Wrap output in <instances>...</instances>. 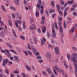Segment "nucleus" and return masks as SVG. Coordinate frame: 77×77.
I'll list each match as a JSON object with an SVG mask.
<instances>
[{"mask_svg": "<svg viewBox=\"0 0 77 77\" xmlns=\"http://www.w3.org/2000/svg\"><path fill=\"white\" fill-rule=\"evenodd\" d=\"M72 59H71V62H73V60L74 59H76L77 58V54L76 53H75L72 55Z\"/></svg>", "mask_w": 77, "mask_h": 77, "instance_id": "1", "label": "nucleus"}, {"mask_svg": "<svg viewBox=\"0 0 77 77\" xmlns=\"http://www.w3.org/2000/svg\"><path fill=\"white\" fill-rule=\"evenodd\" d=\"M4 50L6 51V52H7L6 53L7 56H8V57H10V56H11V54L10 53V51L7 50Z\"/></svg>", "mask_w": 77, "mask_h": 77, "instance_id": "2", "label": "nucleus"}, {"mask_svg": "<svg viewBox=\"0 0 77 77\" xmlns=\"http://www.w3.org/2000/svg\"><path fill=\"white\" fill-rule=\"evenodd\" d=\"M42 21H41V23L42 24H44L45 23V17L44 16H42Z\"/></svg>", "mask_w": 77, "mask_h": 77, "instance_id": "3", "label": "nucleus"}, {"mask_svg": "<svg viewBox=\"0 0 77 77\" xmlns=\"http://www.w3.org/2000/svg\"><path fill=\"white\" fill-rule=\"evenodd\" d=\"M54 50L55 51V53L56 54H57L58 55L59 54V51L58 48L56 47L54 48Z\"/></svg>", "mask_w": 77, "mask_h": 77, "instance_id": "4", "label": "nucleus"}, {"mask_svg": "<svg viewBox=\"0 0 77 77\" xmlns=\"http://www.w3.org/2000/svg\"><path fill=\"white\" fill-rule=\"evenodd\" d=\"M25 66L26 68L27 69V70L29 71H32V69L30 67V66H29V65H26Z\"/></svg>", "mask_w": 77, "mask_h": 77, "instance_id": "5", "label": "nucleus"}, {"mask_svg": "<svg viewBox=\"0 0 77 77\" xmlns=\"http://www.w3.org/2000/svg\"><path fill=\"white\" fill-rule=\"evenodd\" d=\"M46 56L47 58H50L51 57V54L49 52H47L46 54Z\"/></svg>", "mask_w": 77, "mask_h": 77, "instance_id": "6", "label": "nucleus"}, {"mask_svg": "<svg viewBox=\"0 0 77 77\" xmlns=\"http://www.w3.org/2000/svg\"><path fill=\"white\" fill-rule=\"evenodd\" d=\"M9 61V60L8 59H5V60H3V62L5 65H7L8 63V61Z\"/></svg>", "mask_w": 77, "mask_h": 77, "instance_id": "7", "label": "nucleus"}, {"mask_svg": "<svg viewBox=\"0 0 77 77\" xmlns=\"http://www.w3.org/2000/svg\"><path fill=\"white\" fill-rule=\"evenodd\" d=\"M46 71L48 72V74L50 75V74L51 73V69H50V68L49 67H47L46 70Z\"/></svg>", "mask_w": 77, "mask_h": 77, "instance_id": "8", "label": "nucleus"}, {"mask_svg": "<svg viewBox=\"0 0 77 77\" xmlns=\"http://www.w3.org/2000/svg\"><path fill=\"white\" fill-rule=\"evenodd\" d=\"M30 55V56H31V57H33V54H32V53L30 51H29L28 50H27L26 51Z\"/></svg>", "mask_w": 77, "mask_h": 77, "instance_id": "9", "label": "nucleus"}, {"mask_svg": "<svg viewBox=\"0 0 77 77\" xmlns=\"http://www.w3.org/2000/svg\"><path fill=\"white\" fill-rule=\"evenodd\" d=\"M0 35L1 36V37H3V36H5V34H4V32H3V31H1V34H0Z\"/></svg>", "mask_w": 77, "mask_h": 77, "instance_id": "10", "label": "nucleus"}, {"mask_svg": "<svg viewBox=\"0 0 77 77\" xmlns=\"http://www.w3.org/2000/svg\"><path fill=\"white\" fill-rule=\"evenodd\" d=\"M6 45L8 46V47H9L10 48H13V47L12 46V45H11L9 43H6Z\"/></svg>", "mask_w": 77, "mask_h": 77, "instance_id": "11", "label": "nucleus"}, {"mask_svg": "<svg viewBox=\"0 0 77 77\" xmlns=\"http://www.w3.org/2000/svg\"><path fill=\"white\" fill-rule=\"evenodd\" d=\"M73 63L74 65H75L76 63H77V60L76 59H74V60H73Z\"/></svg>", "mask_w": 77, "mask_h": 77, "instance_id": "12", "label": "nucleus"}, {"mask_svg": "<svg viewBox=\"0 0 77 77\" xmlns=\"http://www.w3.org/2000/svg\"><path fill=\"white\" fill-rule=\"evenodd\" d=\"M8 21L9 24V26H12V22L10 20H8Z\"/></svg>", "mask_w": 77, "mask_h": 77, "instance_id": "13", "label": "nucleus"}, {"mask_svg": "<svg viewBox=\"0 0 77 77\" xmlns=\"http://www.w3.org/2000/svg\"><path fill=\"white\" fill-rule=\"evenodd\" d=\"M49 12L50 14H51V13L54 12V10L52 9H51L50 10V11H49Z\"/></svg>", "mask_w": 77, "mask_h": 77, "instance_id": "14", "label": "nucleus"}, {"mask_svg": "<svg viewBox=\"0 0 77 77\" xmlns=\"http://www.w3.org/2000/svg\"><path fill=\"white\" fill-rule=\"evenodd\" d=\"M19 2H20V0H15V3L17 5H19Z\"/></svg>", "mask_w": 77, "mask_h": 77, "instance_id": "15", "label": "nucleus"}, {"mask_svg": "<svg viewBox=\"0 0 77 77\" xmlns=\"http://www.w3.org/2000/svg\"><path fill=\"white\" fill-rule=\"evenodd\" d=\"M45 31H46V27L44 26L43 27V30H42V32L43 33H45Z\"/></svg>", "mask_w": 77, "mask_h": 77, "instance_id": "16", "label": "nucleus"}, {"mask_svg": "<svg viewBox=\"0 0 77 77\" xmlns=\"http://www.w3.org/2000/svg\"><path fill=\"white\" fill-rule=\"evenodd\" d=\"M29 29L30 30H34L35 29V27L33 25H32L29 26Z\"/></svg>", "mask_w": 77, "mask_h": 77, "instance_id": "17", "label": "nucleus"}, {"mask_svg": "<svg viewBox=\"0 0 77 77\" xmlns=\"http://www.w3.org/2000/svg\"><path fill=\"white\" fill-rule=\"evenodd\" d=\"M1 7L2 8V9L3 11H4V12H6V10L5 9V6H3V5H2L1 6Z\"/></svg>", "mask_w": 77, "mask_h": 77, "instance_id": "18", "label": "nucleus"}, {"mask_svg": "<svg viewBox=\"0 0 77 77\" xmlns=\"http://www.w3.org/2000/svg\"><path fill=\"white\" fill-rule=\"evenodd\" d=\"M51 36L53 38H56V33H53L51 35Z\"/></svg>", "mask_w": 77, "mask_h": 77, "instance_id": "19", "label": "nucleus"}, {"mask_svg": "<svg viewBox=\"0 0 77 77\" xmlns=\"http://www.w3.org/2000/svg\"><path fill=\"white\" fill-rule=\"evenodd\" d=\"M17 23L18 24H22V21L20 20H17Z\"/></svg>", "mask_w": 77, "mask_h": 77, "instance_id": "20", "label": "nucleus"}, {"mask_svg": "<svg viewBox=\"0 0 77 77\" xmlns=\"http://www.w3.org/2000/svg\"><path fill=\"white\" fill-rule=\"evenodd\" d=\"M60 71V72H61L62 75H64V74H65V72L64 71V70L63 69H61Z\"/></svg>", "mask_w": 77, "mask_h": 77, "instance_id": "21", "label": "nucleus"}, {"mask_svg": "<svg viewBox=\"0 0 77 77\" xmlns=\"http://www.w3.org/2000/svg\"><path fill=\"white\" fill-rule=\"evenodd\" d=\"M58 25L59 26V27H62V23L60 21H59L58 23Z\"/></svg>", "mask_w": 77, "mask_h": 77, "instance_id": "22", "label": "nucleus"}, {"mask_svg": "<svg viewBox=\"0 0 77 77\" xmlns=\"http://www.w3.org/2000/svg\"><path fill=\"white\" fill-rule=\"evenodd\" d=\"M56 7L57 11H59L60 9V7L59 6V5L57 4L56 5Z\"/></svg>", "mask_w": 77, "mask_h": 77, "instance_id": "23", "label": "nucleus"}, {"mask_svg": "<svg viewBox=\"0 0 77 77\" xmlns=\"http://www.w3.org/2000/svg\"><path fill=\"white\" fill-rule=\"evenodd\" d=\"M58 20L59 21H62V18L60 17V16H59L58 17Z\"/></svg>", "mask_w": 77, "mask_h": 77, "instance_id": "24", "label": "nucleus"}, {"mask_svg": "<svg viewBox=\"0 0 77 77\" xmlns=\"http://www.w3.org/2000/svg\"><path fill=\"white\" fill-rule=\"evenodd\" d=\"M39 13L38 11H36L35 12V15L36 16V17H38L39 16Z\"/></svg>", "mask_w": 77, "mask_h": 77, "instance_id": "25", "label": "nucleus"}, {"mask_svg": "<svg viewBox=\"0 0 77 77\" xmlns=\"http://www.w3.org/2000/svg\"><path fill=\"white\" fill-rule=\"evenodd\" d=\"M34 41L35 44H37V39L35 37H33Z\"/></svg>", "mask_w": 77, "mask_h": 77, "instance_id": "26", "label": "nucleus"}, {"mask_svg": "<svg viewBox=\"0 0 77 77\" xmlns=\"http://www.w3.org/2000/svg\"><path fill=\"white\" fill-rule=\"evenodd\" d=\"M64 29L66 28V22L65 21L64 22Z\"/></svg>", "mask_w": 77, "mask_h": 77, "instance_id": "27", "label": "nucleus"}, {"mask_svg": "<svg viewBox=\"0 0 77 77\" xmlns=\"http://www.w3.org/2000/svg\"><path fill=\"white\" fill-rule=\"evenodd\" d=\"M58 12L60 14V15H61V16H62V15H63V13H62V11H61V10H59Z\"/></svg>", "mask_w": 77, "mask_h": 77, "instance_id": "28", "label": "nucleus"}, {"mask_svg": "<svg viewBox=\"0 0 77 77\" xmlns=\"http://www.w3.org/2000/svg\"><path fill=\"white\" fill-rule=\"evenodd\" d=\"M59 30L60 31V32L61 33L63 32V28L62 26L59 27Z\"/></svg>", "mask_w": 77, "mask_h": 77, "instance_id": "29", "label": "nucleus"}, {"mask_svg": "<svg viewBox=\"0 0 77 77\" xmlns=\"http://www.w3.org/2000/svg\"><path fill=\"white\" fill-rule=\"evenodd\" d=\"M67 11H64V17H66V15H67Z\"/></svg>", "mask_w": 77, "mask_h": 77, "instance_id": "30", "label": "nucleus"}, {"mask_svg": "<svg viewBox=\"0 0 77 77\" xmlns=\"http://www.w3.org/2000/svg\"><path fill=\"white\" fill-rule=\"evenodd\" d=\"M15 25L16 27H18V23L16 21H15Z\"/></svg>", "mask_w": 77, "mask_h": 77, "instance_id": "31", "label": "nucleus"}, {"mask_svg": "<svg viewBox=\"0 0 77 77\" xmlns=\"http://www.w3.org/2000/svg\"><path fill=\"white\" fill-rule=\"evenodd\" d=\"M55 69L58 72H60V69L58 68H56V67H55Z\"/></svg>", "mask_w": 77, "mask_h": 77, "instance_id": "32", "label": "nucleus"}, {"mask_svg": "<svg viewBox=\"0 0 77 77\" xmlns=\"http://www.w3.org/2000/svg\"><path fill=\"white\" fill-rule=\"evenodd\" d=\"M36 59H42V57H41V56L39 55L36 57Z\"/></svg>", "mask_w": 77, "mask_h": 77, "instance_id": "33", "label": "nucleus"}, {"mask_svg": "<svg viewBox=\"0 0 77 77\" xmlns=\"http://www.w3.org/2000/svg\"><path fill=\"white\" fill-rule=\"evenodd\" d=\"M77 6V4L75 3H74L73 4L72 7L73 8H75Z\"/></svg>", "mask_w": 77, "mask_h": 77, "instance_id": "34", "label": "nucleus"}, {"mask_svg": "<svg viewBox=\"0 0 77 77\" xmlns=\"http://www.w3.org/2000/svg\"><path fill=\"white\" fill-rule=\"evenodd\" d=\"M14 59H15L16 60H18V57L16 56V55L14 56Z\"/></svg>", "mask_w": 77, "mask_h": 77, "instance_id": "35", "label": "nucleus"}, {"mask_svg": "<svg viewBox=\"0 0 77 77\" xmlns=\"http://www.w3.org/2000/svg\"><path fill=\"white\" fill-rule=\"evenodd\" d=\"M73 28L74 29H77V24H75V25L73 26Z\"/></svg>", "mask_w": 77, "mask_h": 77, "instance_id": "36", "label": "nucleus"}, {"mask_svg": "<svg viewBox=\"0 0 77 77\" xmlns=\"http://www.w3.org/2000/svg\"><path fill=\"white\" fill-rule=\"evenodd\" d=\"M51 5L52 6H54V1H52L51 3Z\"/></svg>", "mask_w": 77, "mask_h": 77, "instance_id": "37", "label": "nucleus"}, {"mask_svg": "<svg viewBox=\"0 0 77 77\" xmlns=\"http://www.w3.org/2000/svg\"><path fill=\"white\" fill-rule=\"evenodd\" d=\"M20 38L22 39H23V40H25V37H24L23 36H20Z\"/></svg>", "mask_w": 77, "mask_h": 77, "instance_id": "38", "label": "nucleus"}, {"mask_svg": "<svg viewBox=\"0 0 77 77\" xmlns=\"http://www.w3.org/2000/svg\"><path fill=\"white\" fill-rule=\"evenodd\" d=\"M37 7L38 9H40V5L38 3L37 4Z\"/></svg>", "mask_w": 77, "mask_h": 77, "instance_id": "39", "label": "nucleus"}, {"mask_svg": "<svg viewBox=\"0 0 77 77\" xmlns=\"http://www.w3.org/2000/svg\"><path fill=\"white\" fill-rule=\"evenodd\" d=\"M10 50L12 53H15V54H17V53H16V52H15V51L13 49H10Z\"/></svg>", "mask_w": 77, "mask_h": 77, "instance_id": "40", "label": "nucleus"}, {"mask_svg": "<svg viewBox=\"0 0 77 77\" xmlns=\"http://www.w3.org/2000/svg\"><path fill=\"white\" fill-rule=\"evenodd\" d=\"M32 51L33 52V53L35 54V53H36V51H36V50L35 49V48L32 49Z\"/></svg>", "mask_w": 77, "mask_h": 77, "instance_id": "41", "label": "nucleus"}, {"mask_svg": "<svg viewBox=\"0 0 77 77\" xmlns=\"http://www.w3.org/2000/svg\"><path fill=\"white\" fill-rule=\"evenodd\" d=\"M38 2L39 5H41L42 4V2H41V0H38Z\"/></svg>", "mask_w": 77, "mask_h": 77, "instance_id": "42", "label": "nucleus"}, {"mask_svg": "<svg viewBox=\"0 0 77 77\" xmlns=\"http://www.w3.org/2000/svg\"><path fill=\"white\" fill-rule=\"evenodd\" d=\"M4 32H5L6 34H8V29H5L4 30Z\"/></svg>", "mask_w": 77, "mask_h": 77, "instance_id": "43", "label": "nucleus"}, {"mask_svg": "<svg viewBox=\"0 0 77 77\" xmlns=\"http://www.w3.org/2000/svg\"><path fill=\"white\" fill-rule=\"evenodd\" d=\"M37 31L38 32V33H41V29L38 28V29Z\"/></svg>", "mask_w": 77, "mask_h": 77, "instance_id": "44", "label": "nucleus"}, {"mask_svg": "<svg viewBox=\"0 0 77 77\" xmlns=\"http://www.w3.org/2000/svg\"><path fill=\"white\" fill-rule=\"evenodd\" d=\"M21 75L23 77H26L25 74H24V73H21Z\"/></svg>", "mask_w": 77, "mask_h": 77, "instance_id": "45", "label": "nucleus"}, {"mask_svg": "<svg viewBox=\"0 0 77 77\" xmlns=\"http://www.w3.org/2000/svg\"><path fill=\"white\" fill-rule=\"evenodd\" d=\"M5 72H6V74H9V70L8 69H6L5 70Z\"/></svg>", "mask_w": 77, "mask_h": 77, "instance_id": "46", "label": "nucleus"}, {"mask_svg": "<svg viewBox=\"0 0 77 77\" xmlns=\"http://www.w3.org/2000/svg\"><path fill=\"white\" fill-rule=\"evenodd\" d=\"M73 15H74V16H77V13L76 12H73Z\"/></svg>", "mask_w": 77, "mask_h": 77, "instance_id": "47", "label": "nucleus"}, {"mask_svg": "<svg viewBox=\"0 0 77 77\" xmlns=\"http://www.w3.org/2000/svg\"><path fill=\"white\" fill-rule=\"evenodd\" d=\"M44 44V42L43 41V40L41 41V45H43Z\"/></svg>", "mask_w": 77, "mask_h": 77, "instance_id": "48", "label": "nucleus"}, {"mask_svg": "<svg viewBox=\"0 0 77 77\" xmlns=\"http://www.w3.org/2000/svg\"><path fill=\"white\" fill-rule=\"evenodd\" d=\"M72 49H73V50H74V51H77V48H76L75 47H72Z\"/></svg>", "mask_w": 77, "mask_h": 77, "instance_id": "49", "label": "nucleus"}, {"mask_svg": "<svg viewBox=\"0 0 77 77\" xmlns=\"http://www.w3.org/2000/svg\"><path fill=\"white\" fill-rule=\"evenodd\" d=\"M60 2L62 5H64V2L62 0H60Z\"/></svg>", "mask_w": 77, "mask_h": 77, "instance_id": "50", "label": "nucleus"}, {"mask_svg": "<svg viewBox=\"0 0 77 77\" xmlns=\"http://www.w3.org/2000/svg\"><path fill=\"white\" fill-rule=\"evenodd\" d=\"M12 15L13 18L14 19H15V15H14V14L12 13Z\"/></svg>", "mask_w": 77, "mask_h": 77, "instance_id": "51", "label": "nucleus"}, {"mask_svg": "<svg viewBox=\"0 0 77 77\" xmlns=\"http://www.w3.org/2000/svg\"><path fill=\"white\" fill-rule=\"evenodd\" d=\"M43 10L42 9H41L40 10V12L41 14V15H42L43 14V13H44V11H43Z\"/></svg>", "mask_w": 77, "mask_h": 77, "instance_id": "52", "label": "nucleus"}, {"mask_svg": "<svg viewBox=\"0 0 77 77\" xmlns=\"http://www.w3.org/2000/svg\"><path fill=\"white\" fill-rule=\"evenodd\" d=\"M67 57L68 60H70V58H69V57H70V56H69V54H67Z\"/></svg>", "mask_w": 77, "mask_h": 77, "instance_id": "53", "label": "nucleus"}, {"mask_svg": "<svg viewBox=\"0 0 77 77\" xmlns=\"http://www.w3.org/2000/svg\"><path fill=\"white\" fill-rule=\"evenodd\" d=\"M52 33H56L55 32V29H54V28H52Z\"/></svg>", "mask_w": 77, "mask_h": 77, "instance_id": "54", "label": "nucleus"}, {"mask_svg": "<svg viewBox=\"0 0 77 77\" xmlns=\"http://www.w3.org/2000/svg\"><path fill=\"white\" fill-rule=\"evenodd\" d=\"M47 36L48 38H50V35L49 32L47 33Z\"/></svg>", "mask_w": 77, "mask_h": 77, "instance_id": "55", "label": "nucleus"}, {"mask_svg": "<svg viewBox=\"0 0 77 77\" xmlns=\"http://www.w3.org/2000/svg\"><path fill=\"white\" fill-rule=\"evenodd\" d=\"M14 73L15 74H18L19 73V71H14Z\"/></svg>", "mask_w": 77, "mask_h": 77, "instance_id": "56", "label": "nucleus"}, {"mask_svg": "<svg viewBox=\"0 0 77 77\" xmlns=\"http://www.w3.org/2000/svg\"><path fill=\"white\" fill-rule=\"evenodd\" d=\"M0 23L2 24V26L4 25V23L1 20H0Z\"/></svg>", "mask_w": 77, "mask_h": 77, "instance_id": "57", "label": "nucleus"}, {"mask_svg": "<svg viewBox=\"0 0 77 77\" xmlns=\"http://www.w3.org/2000/svg\"><path fill=\"white\" fill-rule=\"evenodd\" d=\"M55 16H56V14H53L52 16V18H54L55 17Z\"/></svg>", "mask_w": 77, "mask_h": 77, "instance_id": "58", "label": "nucleus"}, {"mask_svg": "<svg viewBox=\"0 0 77 77\" xmlns=\"http://www.w3.org/2000/svg\"><path fill=\"white\" fill-rule=\"evenodd\" d=\"M53 71L54 72V73L55 74V75H57V72L56 71V70L55 69H53Z\"/></svg>", "mask_w": 77, "mask_h": 77, "instance_id": "59", "label": "nucleus"}, {"mask_svg": "<svg viewBox=\"0 0 77 77\" xmlns=\"http://www.w3.org/2000/svg\"><path fill=\"white\" fill-rule=\"evenodd\" d=\"M51 42L52 43V44H53V43L54 42V39H53L51 38Z\"/></svg>", "mask_w": 77, "mask_h": 77, "instance_id": "60", "label": "nucleus"}, {"mask_svg": "<svg viewBox=\"0 0 77 77\" xmlns=\"http://www.w3.org/2000/svg\"><path fill=\"white\" fill-rule=\"evenodd\" d=\"M35 54L36 56H38V55L39 54V52H36Z\"/></svg>", "mask_w": 77, "mask_h": 77, "instance_id": "61", "label": "nucleus"}, {"mask_svg": "<svg viewBox=\"0 0 77 77\" xmlns=\"http://www.w3.org/2000/svg\"><path fill=\"white\" fill-rule=\"evenodd\" d=\"M55 60L56 62V63H57V62H58L59 60H58V59L57 58H55Z\"/></svg>", "mask_w": 77, "mask_h": 77, "instance_id": "62", "label": "nucleus"}, {"mask_svg": "<svg viewBox=\"0 0 77 77\" xmlns=\"http://www.w3.org/2000/svg\"><path fill=\"white\" fill-rule=\"evenodd\" d=\"M14 76V75L12 73L10 74V77H13Z\"/></svg>", "mask_w": 77, "mask_h": 77, "instance_id": "63", "label": "nucleus"}, {"mask_svg": "<svg viewBox=\"0 0 77 77\" xmlns=\"http://www.w3.org/2000/svg\"><path fill=\"white\" fill-rule=\"evenodd\" d=\"M51 77H56V76L54 75V74H53V73H52L51 74Z\"/></svg>", "mask_w": 77, "mask_h": 77, "instance_id": "64", "label": "nucleus"}]
</instances>
